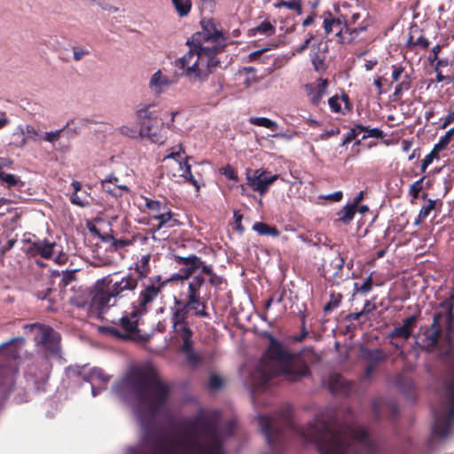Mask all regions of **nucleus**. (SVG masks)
I'll use <instances>...</instances> for the list:
<instances>
[{
	"label": "nucleus",
	"instance_id": "nucleus-7",
	"mask_svg": "<svg viewBox=\"0 0 454 454\" xmlns=\"http://www.w3.org/2000/svg\"><path fill=\"white\" fill-rule=\"evenodd\" d=\"M189 310H193L194 314L199 317H208L205 310V303L200 301V296L195 297L194 302H191L190 297L185 301L175 298L174 306L171 308V323L176 338L182 341L181 352L188 362L196 364L200 357L193 349L192 331L186 323Z\"/></svg>",
	"mask_w": 454,
	"mask_h": 454
},
{
	"label": "nucleus",
	"instance_id": "nucleus-28",
	"mask_svg": "<svg viewBox=\"0 0 454 454\" xmlns=\"http://www.w3.org/2000/svg\"><path fill=\"white\" fill-rule=\"evenodd\" d=\"M253 230L262 236H279V231L276 227L270 226L262 222L255 223L253 225Z\"/></svg>",
	"mask_w": 454,
	"mask_h": 454
},
{
	"label": "nucleus",
	"instance_id": "nucleus-57",
	"mask_svg": "<svg viewBox=\"0 0 454 454\" xmlns=\"http://www.w3.org/2000/svg\"><path fill=\"white\" fill-rule=\"evenodd\" d=\"M442 152L441 150L435 149V145L432 149V151L424 158L427 162L429 164H432L434 159L438 158L439 153Z\"/></svg>",
	"mask_w": 454,
	"mask_h": 454
},
{
	"label": "nucleus",
	"instance_id": "nucleus-12",
	"mask_svg": "<svg viewBox=\"0 0 454 454\" xmlns=\"http://www.w3.org/2000/svg\"><path fill=\"white\" fill-rule=\"evenodd\" d=\"M246 177L248 186L261 195H263L269 187L278 178V176H267L264 169L258 168L255 170L247 169Z\"/></svg>",
	"mask_w": 454,
	"mask_h": 454
},
{
	"label": "nucleus",
	"instance_id": "nucleus-50",
	"mask_svg": "<svg viewBox=\"0 0 454 454\" xmlns=\"http://www.w3.org/2000/svg\"><path fill=\"white\" fill-rule=\"evenodd\" d=\"M328 105L333 113H340L341 110L340 99L338 96L331 97L328 99Z\"/></svg>",
	"mask_w": 454,
	"mask_h": 454
},
{
	"label": "nucleus",
	"instance_id": "nucleus-30",
	"mask_svg": "<svg viewBox=\"0 0 454 454\" xmlns=\"http://www.w3.org/2000/svg\"><path fill=\"white\" fill-rule=\"evenodd\" d=\"M248 121L253 125L264 127L271 130H277L278 129V124L276 121L266 117H250Z\"/></svg>",
	"mask_w": 454,
	"mask_h": 454
},
{
	"label": "nucleus",
	"instance_id": "nucleus-24",
	"mask_svg": "<svg viewBox=\"0 0 454 454\" xmlns=\"http://www.w3.org/2000/svg\"><path fill=\"white\" fill-rule=\"evenodd\" d=\"M156 105L153 104H142L137 106L136 110V115L139 122H145V121H156L159 116V113L152 110Z\"/></svg>",
	"mask_w": 454,
	"mask_h": 454
},
{
	"label": "nucleus",
	"instance_id": "nucleus-47",
	"mask_svg": "<svg viewBox=\"0 0 454 454\" xmlns=\"http://www.w3.org/2000/svg\"><path fill=\"white\" fill-rule=\"evenodd\" d=\"M223 91V83L220 80H214L210 83L208 94L219 96Z\"/></svg>",
	"mask_w": 454,
	"mask_h": 454
},
{
	"label": "nucleus",
	"instance_id": "nucleus-37",
	"mask_svg": "<svg viewBox=\"0 0 454 454\" xmlns=\"http://www.w3.org/2000/svg\"><path fill=\"white\" fill-rule=\"evenodd\" d=\"M364 129L362 132L364 133L362 139H366L369 137L374 138H383L385 137L384 132L378 128H369L363 126Z\"/></svg>",
	"mask_w": 454,
	"mask_h": 454
},
{
	"label": "nucleus",
	"instance_id": "nucleus-21",
	"mask_svg": "<svg viewBox=\"0 0 454 454\" xmlns=\"http://www.w3.org/2000/svg\"><path fill=\"white\" fill-rule=\"evenodd\" d=\"M71 185L74 189V192L69 198L70 202L81 207H89L90 204V195L87 191L82 190L81 183L79 181L74 180Z\"/></svg>",
	"mask_w": 454,
	"mask_h": 454
},
{
	"label": "nucleus",
	"instance_id": "nucleus-62",
	"mask_svg": "<svg viewBox=\"0 0 454 454\" xmlns=\"http://www.w3.org/2000/svg\"><path fill=\"white\" fill-rule=\"evenodd\" d=\"M375 309V305L372 304L370 301H366L364 306V309H362V313L367 314L372 312Z\"/></svg>",
	"mask_w": 454,
	"mask_h": 454
},
{
	"label": "nucleus",
	"instance_id": "nucleus-59",
	"mask_svg": "<svg viewBox=\"0 0 454 454\" xmlns=\"http://www.w3.org/2000/svg\"><path fill=\"white\" fill-rule=\"evenodd\" d=\"M414 44L419 45L422 48L427 49L429 46L430 42L428 41V39L421 35L417 38V40L414 42Z\"/></svg>",
	"mask_w": 454,
	"mask_h": 454
},
{
	"label": "nucleus",
	"instance_id": "nucleus-33",
	"mask_svg": "<svg viewBox=\"0 0 454 454\" xmlns=\"http://www.w3.org/2000/svg\"><path fill=\"white\" fill-rule=\"evenodd\" d=\"M0 181L7 184L8 187H22L24 186V182H22L20 177L16 176L13 174L4 173L0 177Z\"/></svg>",
	"mask_w": 454,
	"mask_h": 454
},
{
	"label": "nucleus",
	"instance_id": "nucleus-10",
	"mask_svg": "<svg viewBox=\"0 0 454 454\" xmlns=\"http://www.w3.org/2000/svg\"><path fill=\"white\" fill-rule=\"evenodd\" d=\"M67 375L73 381L89 383L93 397L106 389L105 386L111 378L102 369L97 367L87 371L85 367L69 366L67 369Z\"/></svg>",
	"mask_w": 454,
	"mask_h": 454
},
{
	"label": "nucleus",
	"instance_id": "nucleus-18",
	"mask_svg": "<svg viewBox=\"0 0 454 454\" xmlns=\"http://www.w3.org/2000/svg\"><path fill=\"white\" fill-rule=\"evenodd\" d=\"M174 83L170 76L162 73L160 69L154 72L148 83L151 92L156 96H160L166 92Z\"/></svg>",
	"mask_w": 454,
	"mask_h": 454
},
{
	"label": "nucleus",
	"instance_id": "nucleus-15",
	"mask_svg": "<svg viewBox=\"0 0 454 454\" xmlns=\"http://www.w3.org/2000/svg\"><path fill=\"white\" fill-rule=\"evenodd\" d=\"M327 88L328 81L324 78H318L304 85L306 95L311 106L321 109L324 105L323 98L326 94Z\"/></svg>",
	"mask_w": 454,
	"mask_h": 454
},
{
	"label": "nucleus",
	"instance_id": "nucleus-9",
	"mask_svg": "<svg viewBox=\"0 0 454 454\" xmlns=\"http://www.w3.org/2000/svg\"><path fill=\"white\" fill-rule=\"evenodd\" d=\"M175 261L181 266L179 272L173 274L167 279H162L164 285L176 279H188L197 270H200L202 273L208 276V281L212 286H218L223 283V278L213 272L212 266L205 264L201 258L195 254L189 256L176 255Z\"/></svg>",
	"mask_w": 454,
	"mask_h": 454
},
{
	"label": "nucleus",
	"instance_id": "nucleus-42",
	"mask_svg": "<svg viewBox=\"0 0 454 454\" xmlns=\"http://www.w3.org/2000/svg\"><path fill=\"white\" fill-rule=\"evenodd\" d=\"M436 205V200L429 199L427 200V203L424 205L420 210H419V217L420 218H427L430 213L434 209Z\"/></svg>",
	"mask_w": 454,
	"mask_h": 454
},
{
	"label": "nucleus",
	"instance_id": "nucleus-45",
	"mask_svg": "<svg viewBox=\"0 0 454 454\" xmlns=\"http://www.w3.org/2000/svg\"><path fill=\"white\" fill-rule=\"evenodd\" d=\"M21 132L26 135L28 139L33 141H37L42 137L37 130L30 125H27L23 129H21Z\"/></svg>",
	"mask_w": 454,
	"mask_h": 454
},
{
	"label": "nucleus",
	"instance_id": "nucleus-53",
	"mask_svg": "<svg viewBox=\"0 0 454 454\" xmlns=\"http://www.w3.org/2000/svg\"><path fill=\"white\" fill-rule=\"evenodd\" d=\"M74 59L76 61L81 60L84 56L89 54V51L82 47L73 48Z\"/></svg>",
	"mask_w": 454,
	"mask_h": 454
},
{
	"label": "nucleus",
	"instance_id": "nucleus-41",
	"mask_svg": "<svg viewBox=\"0 0 454 454\" xmlns=\"http://www.w3.org/2000/svg\"><path fill=\"white\" fill-rule=\"evenodd\" d=\"M411 335V332H409L402 325L395 327L389 333V337L391 338L400 337L403 340H408Z\"/></svg>",
	"mask_w": 454,
	"mask_h": 454
},
{
	"label": "nucleus",
	"instance_id": "nucleus-31",
	"mask_svg": "<svg viewBox=\"0 0 454 454\" xmlns=\"http://www.w3.org/2000/svg\"><path fill=\"white\" fill-rule=\"evenodd\" d=\"M356 211V208H355L354 206H351L350 204H347L337 214L338 217H339V221L342 222L345 224L350 223L354 218Z\"/></svg>",
	"mask_w": 454,
	"mask_h": 454
},
{
	"label": "nucleus",
	"instance_id": "nucleus-58",
	"mask_svg": "<svg viewBox=\"0 0 454 454\" xmlns=\"http://www.w3.org/2000/svg\"><path fill=\"white\" fill-rule=\"evenodd\" d=\"M281 6H284V7H286L290 10H295V9H300V5L296 3H294V2H286V1H281L278 5L277 7H281Z\"/></svg>",
	"mask_w": 454,
	"mask_h": 454
},
{
	"label": "nucleus",
	"instance_id": "nucleus-44",
	"mask_svg": "<svg viewBox=\"0 0 454 454\" xmlns=\"http://www.w3.org/2000/svg\"><path fill=\"white\" fill-rule=\"evenodd\" d=\"M109 180H102L101 182V188L104 192L111 194L112 196L114 197H121L122 195V192H118L116 191V188L111 184L109 182Z\"/></svg>",
	"mask_w": 454,
	"mask_h": 454
},
{
	"label": "nucleus",
	"instance_id": "nucleus-19",
	"mask_svg": "<svg viewBox=\"0 0 454 454\" xmlns=\"http://www.w3.org/2000/svg\"><path fill=\"white\" fill-rule=\"evenodd\" d=\"M155 121H145L140 123L141 138H147L152 143L162 145L166 140V134L162 131L163 128L157 129L154 125Z\"/></svg>",
	"mask_w": 454,
	"mask_h": 454
},
{
	"label": "nucleus",
	"instance_id": "nucleus-61",
	"mask_svg": "<svg viewBox=\"0 0 454 454\" xmlns=\"http://www.w3.org/2000/svg\"><path fill=\"white\" fill-rule=\"evenodd\" d=\"M342 197H343L342 192L338 191L333 193H330V194L326 195L325 198L327 200H333L334 201H340V200H341Z\"/></svg>",
	"mask_w": 454,
	"mask_h": 454
},
{
	"label": "nucleus",
	"instance_id": "nucleus-5",
	"mask_svg": "<svg viewBox=\"0 0 454 454\" xmlns=\"http://www.w3.org/2000/svg\"><path fill=\"white\" fill-rule=\"evenodd\" d=\"M441 310L434 313L430 326H420L416 336V344L428 353L439 352L447 355L450 348V331L454 321V296L440 303Z\"/></svg>",
	"mask_w": 454,
	"mask_h": 454
},
{
	"label": "nucleus",
	"instance_id": "nucleus-2",
	"mask_svg": "<svg viewBox=\"0 0 454 454\" xmlns=\"http://www.w3.org/2000/svg\"><path fill=\"white\" fill-rule=\"evenodd\" d=\"M258 423L269 447L278 451L288 430L306 443H313L320 454H375L378 443L358 424L335 427L328 411L320 412L306 428L297 427L291 418V410L285 407L271 415H259Z\"/></svg>",
	"mask_w": 454,
	"mask_h": 454
},
{
	"label": "nucleus",
	"instance_id": "nucleus-16",
	"mask_svg": "<svg viewBox=\"0 0 454 454\" xmlns=\"http://www.w3.org/2000/svg\"><path fill=\"white\" fill-rule=\"evenodd\" d=\"M51 366L43 361L39 366L33 365L26 375L27 382H32L37 391H43L47 384Z\"/></svg>",
	"mask_w": 454,
	"mask_h": 454
},
{
	"label": "nucleus",
	"instance_id": "nucleus-64",
	"mask_svg": "<svg viewBox=\"0 0 454 454\" xmlns=\"http://www.w3.org/2000/svg\"><path fill=\"white\" fill-rule=\"evenodd\" d=\"M364 198V192L361 191L357 196H356L353 200V202L350 204L351 206H354L355 208L357 207L358 204L361 202V200Z\"/></svg>",
	"mask_w": 454,
	"mask_h": 454
},
{
	"label": "nucleus",
	"instance_id": "nucleus-52",
	"mask_svg": "<svg viewBox=\"0 0 454 454\" xmlns=\"http://www.w3.org/2000/svg\"><path fill=\"white\" fill-rule=\"evenodd\" d=\"M404 73V67L402 66H392V79L394 82H397L402 78V75Z\"/></svg>",
	"mask_w": 454,
	"mask_h": 454
},
{
	"label": "nucleus",
	"instance_id": "nucleus-48",
	"mask_svg": "<svg viewBox=\"0 0 454 454\" xmlns=\"http://www.w3.org/2000/svg\"><path fill=\"white\" fill-rule=\"evenodd\" d=\"M223 384V381L220 376H218L216 374H212L209 377L208 386L211 389H213V390L219 389L222 387Z\"/></svg>",
	"mask_w": 454,
	"mask_h": 454
},
{
	"label": "nucleus",
	"instance_id": "nucleus-25",
	"mask_svg": "<svg viewBox=\"0 0 454 454\" xmlns=\"http://www.w3.org/2000/svg\"><path fill=\"white\" fill-rule=\"evenodd\" d=\"M151 259V255L149 254H144L141 258L136 262L134 270L136 271L135 278H137L138 280L145 279L147 275L150 272V265L149 262Z\"/></svg>",
	"mask_w": 454,
	"mask_h": 454
},
{
	"label": "nucleus",
	"instance_id": "nucleus-22",
	"mask_svg": "<svg viewBox=\"0 0 454 454\" xmlns=\"http://www.w3.org/2000/svg\"><path fill=\"white\" fill-rule=\"evenodd\" d=\"M55 247V242L40 240L31 244L30 247L28 248V253L32 255L40 254L43 258L49 259L52 256Z\"/></svg>",
	"mask_w": 454,
	"mask_h": 454
},
{
	"label": "nucleus",
	"instance_id": "nucleus-43",
	"mask_svg": "<svg viewBox=\"0 0 454 454\" xmlns=\"http://www.w3.org/2000/svg\"><path fill=\"white\" fill-rule=\"evenodd\" d=\"M425 177L422 176L419 180L414 182L411 184L409 189V194L412 196L413 199H417L419 197V192L423 188V181Z\"/></svg>",
	"mask_w": 454,
	"mask_h": 454
},
{
	"label": "nucleus",
	"instance_id": "nucleus-20",
	"mask_svg": "<svg viewBox=\"0 0 454 454\" xmlns=\"http://www.w3.org/2000/svg\"><path fill=\"white\" fill-rule=\"evenodd\" d=\"M363 355L366 360L364 376L365 378H370L380 363L386 359V356L380 348L364 349Z\"/></svg>",
	"mask_w": 454,
	"mask_h": 454
},
{
	"label": "nucleus",
	"instance_id": "nucleus-38",
	"mask_svg": "<svg viewBox=\"0 0 454 454\" xmlns=\"http://www.w3.org/2000/svg\"><path fill=\"white\" fill-rule=\"evenodd\" d=\"M341 298H342V296L340 294H338L336 295L332 294L330 301L324 306V311L325 313H328V312L333 310L334 309L338 308L340 304Z\"/></svg>",
	"mask_w": 454,
	"mask_h": 454
},
{
	"label": "nucleus",
	"instance_id": "nucleus-3",
	"mask_svg": "<svg viewBox=\"0 0 454 454\" xmlns=\"http://www.w3.org/2000/svg\"><path fill=\"white\" fill-rule=\"evenodd\" d=\"M188 52L175 61L181 76L190 81L202 82L219 66L218 53L226 43L222 31L211 20L201 21V30L187 41Z\"/></svg>",
	"mask_w": 454,
	"mask_h": 454
},
{
	"label": "nucleus",
	"instance_id": "nucleus-1",
	"mask_svg": "<svg viewBox=\"0 0 454 454\" xmlns=\"http://www.w3.org/2000/svg\"><path fill=\"white\" fill-rule=\"evenodd\" d=\"M112 391L121 401L131 403L143 431L141 442L128 448V454H224L223 437L232 433L235 423L230 421L224 429L221 428L218 412H200L186 419V429L177 435L156 425L157 417L168 413L170 388L156 378L152 369L130 368Z\"/></svg>",
	"mask_w": 454,
	"mask_h": 454
},
{
	"label": "nucleus",
	"instance_id": "nucleus-56",
	"mask_svg": "<svg viewBox=\"0 0 454 454\" xmlns=\"http://www.w3.org/2000/svg\"><path fill=\"white\" fill-rule=\"evenodd\" d=\"M340 133V129L338 128L331 129L329 130H326L320 134L319 138L321 140H326L335 135H338Z\"/></svg>",
	"mask_w": 454,
	"mask_h": 454
},
{
	"label": "nucleus",
	"instance_id": "nucleus-60",
	"mask_svg": "<svg viewBox=\"0 0 454 454\" xmlns=\"http://www.w3.org/2000/svg\"><path fill=\"white\" fill-rule=\"evenodd\" d=\"M454 121V109L451 110L448 114L447 116L445 117L444 119V121L442 125V129H445L448 125H450V123H452Z\"/></svg>",
	"mask_w": 454,
	"mask_h": 454
},
{
	"label": "nucleus",
	"instance_id": "nucleus-46",
	"mask_svg": "<svg viewBox=\"0 0 454 454\" xmlns=\"http://www.w3.org/2000/svg\"><path fill=\"white\" fill-rule=\"evenodd\" d=\"M355 288L362 294H368L372 288V277H368L360 286L357 283H355Z\"/></svg>",
	"mask_w": 454,
	"mask_h": 454
},
{
	"label": "nucleus",
	"instance_id": "nucleus-23",
	"mask_svg": "<svg viewBox=\"0 0 454 454\" xmlns=\"http://www.w3.org/2000/svg\"><path fill=\"white\" fill-rule=\"evenodd\" d=\"M329 388L333 394L347 395L350 391V383L339 374H333L329 378Z\"/></svg>",
	"mask_w": 454,
	"mask_h": 454
},
{
	"label": "nucleus",
	"instance_id": "nucleus-40",
	"mask_svg": "<svg viewBox=\"0 0 454 454\" xmlns=\"http://www.w3.org/2000/svg\"><path fill=\"white\" fill-rule=\"evenodd\" d=\"M454 134V127L450 129L444 136H442L437 144H435V149L444 150L448 144L450 142V137Z\"/></svg>",
	"mask_w": 454,
	"mask_h": 454
},
{
	"label": "nucleus",
	"instance_id": "nucleus-39",
	"mask_svg": "<svg viewBox=\"0 0 454 454\" xmlns=\"http://www.w3.org/2000/svg\"><path fill=\"white\" fill-rule=\"evenodd\" d=\"M311 61L317 71L325 69V58L319 51L311 53Z\"/></svg>",
	"mask_w": 454,
	"mask_h": 454
},
{
	"label": "nucleus",
	"instance_id": "nucleus-4",
	"mask_svg": "<svg viewBox=\"0 0 454 454\" xmlns=\"http://www.w3.org/2000/svg\"><path fill=\"white\" fill-rule=\"evenodd\" d=\"M309 375L310 370L300 353L292 352L271 338L266 352L249 376V385L259 390L275 376L294 382Z\"/></svg>",
	"mask_w": 454,
	"mask_h": 454
},
{
	"label": "nucleus",
	"instance_id": "nucleus-8",
	"mask_svg": "<svg viewBox=\"0 0 454 454\" xmlns=\"http://www.w3.org/2000/svg\"><path fill=\"white\" fill-rule=\"evenodd\" d=\"M137 286L138 279L132 273L107 275L96 282L90 305L97 310L114 306L118 299L134 292Z\"/></svg>",
	"mask_w": 454,
	"mask_h": 454
},
{
	"label": "nucleus",
	"instance_id": "nucleus-55",
	"mask_svg": "<svg viewBox=\"0 0 454 454\" xmlns=\"http://www.w3.org/2000/svg\"><path fill=\"white\" fill-rule=\"evenodd\" d=\"M442 49V46L440 44H436L434 46L431 50V52L428 56V61L430 64H433L434 61L438 59V54Z\"/></svg>",
	"mask_w": 454,
	"mask_h": 454
},
{
	"label": "nucleus",
	"instance_id": "nucleus-34",
	"mask_svg": "<svg viewBox=\"0 0 454 454\" xmlns=\"http://www.w3.org/2000/svg\"><path fill=\"white\" fill-rule=\"evenodd\" d=\"M411 78L410 74H404L403 75L402 82L400 83H398L395 88L394 96L399 97L402 95V93L403 91L409 90L411 89Z\"/></svg>",
	"mask_w": 454,
	"mask_h": 454
},
{
	"label": "nucleus",
	"instance_id": "nucleus-13",
	"mask_svg": "<svg viewBox=\"0 0 454 454\" xmlns=\"http://www.w3.org/2000/svg\"><path fill=\"white\" fill-rule=\"evenodd\" d=\"M145 207L148 209L151 217L159 222L157 230L163 228L171 221L173 215L166 202L149 198H145Z\"/></svg>",
	"mask_w": 454,
	"mask_h": 454
},
{
	"label": "nucleus",
	"instance_id": "nucleus-14",
	"mask_svg": "<svg viewBox=\"0 0 454 454\" xmlns=\"http://www.w3.org/2000/svg\"><path fill=\"white\" fill-rule=\"evenodd\" d=\"M60 335L51 327H43L37 337V343L50 356H57L59 351Z\"/></svg>",
	"mask_w": 454,
	"mask_h": 454
},
{
	"label": "nucleus",
	"instance_id": "nucleus-17",
	"mask_svg": "<svg viewBox=\"0 0 454 454\" xmlns=\"http://www.w3.org/2000/svg\"><path fill=\"white\" fill-rule=\"evenodd\" d=\"M362 18L361 13L359 12H353L349 16H343L344 20V27L345 34H348V41H352L358 36V35L367 28V23L363 20L359 22V20Z\"/></svg>",
	"mask_w": 454,
	"mask_h": 454
},
{
	"label": "nucleus",
	"instance_id": "nucleus-26",
	"mask_svg": "<svg viewBox=\"0 0 454 454\" xmlns=\"http://www.w3.org/2000/svg\"><path fill=\"white\" fill-rule=\"evenodd\" d=\"M344 20L341 18L338 19H325L324 27L326 34L335 32L337 35H346L345 27L343 26Z\"/></svg>",
	"mask_w": 454,
	"mask_h": 454
},
{
	"label": "nucleus",
	"instance_id": "nucleus-6",
	"mask_svg": "<svg viewBox=\"0 0 454 454\" xmlns=\"http://www.w3.org/2000/svg\"><path fill=\"white\" fill-rule=\"evenodd\" d=\"M164 286L160 275L148 278L144 284L130 312H125L114 325L103 329L106 333L121 340L133 339L138 332V321L148 311V306L158 297Z\"/></svg>",
	"mask_w": 454,
	"mask_h": 454
},
{
	"label": "nucleus",
	"instance_id": "nucleus-27",
	"mask_svg": "<svg viewBox=\"0 0 454 454\" xmlns=\"http://www.w3.org/2000/svg\"><path fill=\"white\" fill-rule=\"evenodd\" d=\"M204 278L200 275L192 278L188 285L187 298H191V302H194L195 297L200 296V290L204 284Z\"/></svg>",
	"mask_w": 454,
	"mask_h": 454
},
{
	"label": "nucleus",
	"instance_id": "nucleus-51",
	"mask_svg": "<svg viewBox=\"0 0 454 454\" xmlns=\"http://www.w3.org/2000/svg\"><path fill=\"white\" fill-rule=\"evenodd\" d=\"M417 323V317L415 316H410L403 320L402 326L412 333V329L415 327Z\"/></svg>",
	"mask_w": 454,
	"mask_h": 454
},
{
	"label": "nucleus",
	"instance_id": "nucleus-36",
	"mask_svg": "<svg viewBox=\"0 0 454 454\" xmlns=\"http://www.w3.org/2000/svg\"><path fill=\"white\" fill-rule=\"evenodd\" d=\"M364 129L363 125L361 124H356L354 128H352L344 137L342 139L340 145L345 146L348 143H350L353 139H355L360 133H362V130Z\"/></svg>",
	"mask_w": 454,
	"mask_h": 454
},
{
	"label": "nucleus",
	"instance_id": "nucleus-29",
	"mask_svg": "<svg viewBox=\"0 0 454 454\" xmlns=\"http://www.w3.org/2000/svg\"><path fill=\"white\" fill-rule=\"evenodd\" d=\"M118 131L122 136L132 139L141 138L140 129L135 124H125L118 128Z\"/></svg>",
	"mask_w": 454,
	"mask_h": 454
},
{
	"label": "nucleus",
	"instance_id": "nucleus-32",
	"mask_svg": "<svg viewBox=\"0 0 454 454\" xmlns=\"http://www.w3.org/2000/svg\"><path fill=\"white\" fill-rule=\"evenodd\" d=\"M172 4L180 16L187 15L192 7L190 0H171Z\"/></svg>",
	"mask_w": 454,
	"mask_h": 454
},
{
	"label": "nucleus",
	"instance_id": "nucleus-35",
	"mask_svg": "<svg viewBox=\"0 0 454 454\" xmlns=\"http://www.w3.org/2000/svg\"><path fill=\"white\" fill-rule=\"evenodd\" d=\"M254 34L258 33L266 36L272 35L275 33V27L268 20L262 21L254 29Z\"/></svg>",
	"mask_w": 454,
	"mask_h": 454
},
{
	"label": "nucleus",
	"instance_id": "nucleus-54",
	"mask_svg": "<svg viewBox=\"0 0 454 454\" xmlns=\"http://www.w3.org/2000/svg\"><path fill=\"white\" fill-rule=\"evenodd\" d=\"M223 175L229 180L238 181V175L233 168L227 166L223 169Z\"/></svg>",
	"mask_w": 454,
	"mask_h": 454
},
{
	"label": "nucleus",
	"instance_id": "nucleus-63",
	"mask_svg": "<svg viewBox=\"0 0 454 454\" xmlns=\"http://www.w3.org/2000/svg\"><path fill=\"white\" fill-rule=\"evenodd\" d=\"M378 64L377 59H368L364 63V67L367 71L372 70Z\"/></svg>",
	"mask_w": 454,
	"mask_h": 454
},
{
	"label": "nucleus",
	"instance_id": "nucleus-11",
	"mask_svg": "<svg viewBox=\"0 0 454 454\" xmlns=\"http://www.w3.org/2000/svg\"><path fill=\"white\" fill-rule=\"evenodd\" d=\"M163 160H174L178 164L179 176L187 180L197 191L200 189L197 180L192 174L191 165L187 162L188 157L181 145H176L168 149Z\"/></svg>",
	"mask_w": 454,
	"mask_h": 454
},
{
	"label": "nucleus",
	"instance_id": "nucleus-49",
	"mask_svg": "<svg viewBox=\"0 0 454 454\" xmlns=\"http://www.w3.org/2000/svg\"><path fill=\"white\" fill-rule=\"evenodd\" d=\"M63 132V129H58L54 131H50L44 133L43 136H42V138L47 142L54 143L60 137V134Z\"/></svg>",
	"mask_w": 454,
	"mask_h": 454
}]
</instances>
